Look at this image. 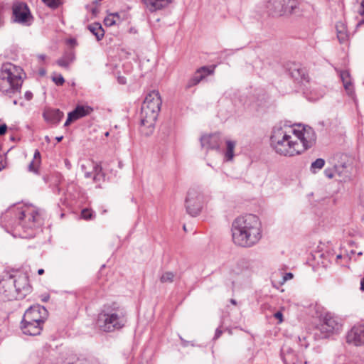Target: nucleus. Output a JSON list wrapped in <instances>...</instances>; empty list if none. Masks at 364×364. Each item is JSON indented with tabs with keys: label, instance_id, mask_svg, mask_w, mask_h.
<instances>
[{
	"label": "nucleus",
	"instance_id": "ea45409f",
	"mask_svg": "<svg viewBox=\"0 0 364 364\" xmlns=\"http://www.w3.org/2000/svg\"><path fill=\"white\" fill-rule=\"evenodd\" d=\"M324 174L326 177H328V178H332L333 177V171L331 169H326L324 171Z\"/></svg>",
	"mask_w": 364,
	"mask_h": 364
},
{
	"label": "nucleus",
	"instance_id": "69168bd1",
	"mask_svg": "<svg viewBox=\"0 0 364 364\" xmlns=\"http://www.w3.org/2000/svg\"><path fill=\"white\" fill-rule=\"evenodd\" d=\"M2 169V167L0 166V171Z\"/></svg>",
	"mask_w": 364,
	"mask_h": 364
},
{
	"label": "nucleus",
	"instance_id": "2eb2a0df",
	"mask_svg": "<svg viewBox=\"0 0 364 364\" xmlns=\"http://www.w3.org/2000/svg\"><path fill=\"white\" fill-rule=\"evenodd\" d=\"M289 0H269L266 7L269 15L272 16H281L287 11L286 5Z\"/></svg>",
	"mask_w": 364,
	"mask_h": 364
},
{
	"label": "nucleus",
	"instance_id": "4468645a",
	"mask_svg": "<svg viewBox=\"0 0 364 364\" xmlns=\"http://www.w3.org/2000/svg\"><path fill=\"white\" fill-rule=\"evenodd\" d=\"M341 327L338 321V318L330 313L325 314L323 323L321 325V331L326 333H333L338 331Z\"/></svg>",
	"mask_w": 364,
	"mask_h": 364
},
{
	"label": "nucleus",
	"instance_id": "c03bdc74",
	"mask_svg": "<svg viewBox=\"0 0 364 364\" xmlns=\"http://www.w3.org/2000/svg\"><path fill=\"white\" fill-rule=\"evenodd\" d=\"M91 11H92V14H94V15H97L98 14V12H99L98 9H97V6H95L94 8H92L91 9Z\"/></svg>",
	"mask_w": 364,
	"mask_h": 364
},
{
	"label": "nucleus",
	"instance_id": "1a4fd4ad",
	"mask_svg": "<svg viewBox=\"0 0 364 364\" xmlns=\"http://www.w3.org/2000/svg\"><path fill=\"white\" fill-rule=\"evenodd\" d=\"M48 317L47 309L39 304L31 306L24 313L23 318L28 321L44 323Z\"/></svg>",
	"mask_w": 364,
	"mask_h": 364
},
{
	"label": "nucleus",
	"instance_id": "7ed1b4c3",
	"mask_svg": "<svg viewBox=\"0 0 364 364\" xmlns=\"http://www.w3.org/2000/svg\"><path fill=\"white\" fill-rule=\"evenodd\" d=\"M233 242L242 247H250L262 238V225L259 218L247 214L237 218L232 224Z\"/></svg>",
	"mask_w": 364,
	"mask_h": 364
},
{
	"label": "nucleus",
	"instance_id": "13d9d810",
	"mask_svg": "<svg viewBox=\"0 0 364 364\" xmlns=\"http://www.w3.org/2000/svg\"><path fill=\"white\" fill-rule=\"evenodd\" d=\"M39 58H41V60H44L46 58V55H39Z\"/></svg>",
	"mask_w": 364,
	"mask_h": 364
},
{
	"label": "nucleus",
	"instance_id": "a878e982",
	"mask_svg": "<svg viewBox=\"0 0 364 364\" xmlns=\"http://www.w3.org/2000/svg\"><path fill=\"white\" fill-rule=\"evenodd\" d=\"M119 21V16L118 13L111 14L107 16L105 20V24L107 26H112L115 25Z\"/></svg>",
	"mask_w": 364,
	"mask_h": 364
},
{
	"label": "nucleus",
	"instance_id": "f257e3e1",
	"mask_svg": "<svg viewBox=\"0 0 364 364\" xmlns=\"http://www.w3.org/2000/svg\"><path fill=\"white\" fill-rule=\"evenodd\" d=\"M316 141L314 130L301 124L274 127L270 137L271 146L275 152L284 156L301 154L311 148Z\"/></svg>",
	"mask_w": 364,
	"mask_h": 364
},
{
	"label": "nucleus",
	"instance_id": "c756f323",
	"mask_svg": "<svg viewBox=\"0 0 364 364\" xmlns=\"http://www.w3.org/2000/svg\"><path fill=\"white\" fill-rule=\"evenodd\" d=\"M42 1L51 9H56L60 4V0H42Z\"/></svg>",
	"mask_w": 364,
	"mask_h": 364
},
{
	"label": "nucleus",
	"instance_id": "37998d69",
	"mask_svg": "<svg viewBox=\"0 0 364 364\" xmlns=\"http://www.w3.org/2000/svg\"><path fill=\"white\" fill-rule=\"evenodd\" d=\"M25 98L27 100H31L33 98V93L31 91H26L24 95Z\"/></svg>",
	"mask_w": 364,
	"mask_h": 364
},
{
	"label": "nucleus",
	"instance_id": "7c9ffc66",
	"mask_svg": "<svg viewBox=\"0 0 364 364\" xmlns=\"http://www.w3.org/2000/svg\"><path fill=\"white\" fill-rule=\"evenodd\" d=\"M93 170L95 172L93 175V179L97 181V178L101 176L102 168L99 165L95 164L93 166Z\"/></svg>",
	"mask_w": 364,
	"mask_h": 364
},
{
	"label": "nucleus",
	"instance_id": "dca6fc26",
	"mask_svg": "<svg viewBox=\"0 0 364 364\" xmlns=\"http://www.w3.org/2000/svg\"><path fill=\"white\" fill-rule=\"evenodd\" d=\"M222 143L220 134L215 133L200 138L201 146L206 149H218Z\"/></svg>",
	"mask_w": 364,
	"mask_h": 364
},
{
	"label": "nucleus",
	"instance_id": "473e14b6",
	"mask_svg": "<svg viewBox=\"0 0 364 364\" xmlns=\"http://www.w3.org/2000/svg\"><path fill=\"white\" fill-rule=\"evenodd\" d=\"M53 81L55 83L56 85L60 86L63 85L65 82L64 77L62 75H58L57 76L53 77Z\"/></svg>",
	"mask_w": 364,
	"mask_h": 364
},
{
	"label": "nucleus",
	"instance_id": "052dcab7",
	"mask_svg": "<svg viewBox=\"0 0 364 364\" xmlns=\"http://www.w3.org/2000/svg\"><path fill=\"white\" fill-rule=\"evenodd\" d=\"M14 105H16V104H17L16 100H14Z\"/></svg>",
	"mask_w": 364,
	"mask_h": 364
},
{
	"label": "nucleus",
	"instance_id": "680f3d73",
	"mask_svg": "<svg viewBox=\"0 0 364 364\" xmlns=\"http://www.w3.org/2000/svg\"><path fill=\"white\" fill-rule=\"evenodd\" d=\"M358 255H362V252H360L359 253H358Z\"/></svg>",
	"mask_w": 364,
	"mask_h": 364
},
{
	"label": "nucleus",
	"instance_id": "f704fd0d",
	"mask_svg": "<svg viewBox=\"0 0 364 364\" xmlns=\"http://www.w3.org/2000/svg\"><path fill=\"white\" fill-rule=\"evenodd\" d=\"M323 92H319L318 94H316L315 95H314L311 92L310 93V95L309 96H307V98L310 101H316L318 99H319L320 97H321L323 96Z\"/></svg>",
	"mask_w": 364,
	"mask_h": 364
},
{
	"label": "nucleus",
	"instance_id": "9b49d317",
	"mask_svg": "<svg viewBox=\"0 0 364 364\" xmlns=\"http://www.w3.org/2000/svg\"><path fill=\"white\" fill-rule=\"evenodd\" d=\"M287 72L290 77L298 83L309 82V75L305 68L299 63H290L287 66Z\"/></svg>",
	"mask_w": 364,
	"mask_h": 364
},
{
	"label": "nucleus",
	"instance_id": "3c124183",
	"mask_svg": "<svg viewBox=\"0 0 364 364\" xmlns=\"http://www.w3.org/2000/svg\"><path fill=\"white\" fill-rule=\"evenodd\" d=\"M180 338H181V341H182V345H183V346H187L188 341H186L183 340L181 337H180Z\"/></svg>",
	"mask_w": 364,
	"mask_h": 364
},
{
	"label": "nucleus",
	"instance_id": "6ab92c4d",
	"mask_svg": "<svg viewBox=\"0 0 364 364\" xmlns=\"http://www.w3.org/2000/svg\"><path fill=\"white\" fill-rule=\"evenodd\" d=\"M93 108L89 105H78L75 108L70 112L74 118L77 120L84 117L90 115L93 112Z\"/></svg>",
	"mask_w": 364,
	"mask_h": 364
},
{
	"label": "nucleus",
	"instance_id": "20e7f679",
	"mask_svg": "<svg viewBox=\"0 0 364 364\" xmlns=\"http://www.w3.org/2000/svg\"><path fill=\"white\" fill-rule=\"evenodd\" d=\"M23 70L12 63H6L0 68V91L11 96L19 92L23 84Z\"/></svg>",
	"mask_w": 364,
	"mask_h": 364
},
{
	"label": "nucleus",
	"instance_id": "e2e57ef3",
	"mask_svg": "<svg viewBox=\"0 0 364 364\" xmlns=\"http://www.w3.org/2000/svg\"><path fill=\"white\" fill-rule=\"evenodd\" d=\"M362 221L364 223V215L362 218Z\"/></svg>",
	"mask_w": 364,
	"mask_h": 364
},
{
	"label": "nucleus",
	"instance_id": "79ce46f5",
	"mask_svg": "<svg viewBox=\"0 0 364 364\" xmlns=\"http://www.w3.org/2000/svg\"><path fill=\"white\" fill-rule=\"evenodd\" d=\"M274 317L279 320V322L283 321V314L281 311H277L274 314Z\"/></svg>",
	"mask_w": 364,
	"mask_h": 364
},
{
	"label": "nucleus",
	"instance_id": "2f4dec72",
	"mask_svg": "<svg viewBox=\"0 0 364 364\" xmlns=\"http://www.w3.org/2000/svg\"><path fill=\"white\" fill-rule=\"evenodd\" d=\"M39 161H32L28 165V171L33 173H37L38 167L39 166Z\"/></svg>",
	"mask_w": 364,
	"mask_h": 364
},
{
	"label": "nucleus",
	"instance_id": "e433bc0d",
	"mask_svg": "<svg viewBox=\"0 0 364 364\" xmlns=\"http://www.w3.org/2000/svg\"><path fill=\"white\" fill-rule=\"evenodd\" d=\"M222 333H223V331L221 330L220 327L217 328L215 330V336L213 337V340H217L218 338H219L220 337V336L222 335Z\"/></svg>",
	"mask_w": 364,
	"mask_h": 364
},
{
	"label": "nucleus",
	"instance_id": "864d4df0",
	"mask_svg": "<svg viewBox=\"0 0 364 364\" xmlns=\"http://www.w3.org/2000/svg\"><path fill=\"white\" fill-rule=\"evenodd\" d=\"M119 83H121V84H124V83L126 82H125V80H124V77H119Z\"/></svg>",
	"mask_w": 364,
	"mask_h": 364
},
{
	"label": "nucleus",
	"instance_id": "6e6d98bb",
	"mask_svg": "<svg viewBox=\"0 0 364 364\" xmlns=\"http://www.w3.org/2000/svg\"><path fill=\"white\" fill-rule=\"evenodd\" d=\"M63 138V136H57V137L55 138V139L57 140V141L60 142V141H62Z\"/></svg>",
	"mask_w": 364,
	"mask_h": 364
},
{
	"label": "nucleus",
	"instance_id": "aec40b11",
	"mask_svg": "<svg viewBox=\"0 0 364 364\" xmlns=\"http://www.w3.org/2000/svg\"><path fill=\"white\" fill-rule=\"evenodd\" d=\"M63 116V112L58 109H51L43 114L45 119L53 124L59 123Z\"/></svg>",
	"mask_w": 364,
	"mask_h": 364
},
{
	"label": "nucleus",
	"instance_id": "09e8293b",
	"mask_svg": "<svg viewBox=\"0 0 364 364\" xmlns=\"http://www.w3.org/2000/svg\"><path fill=\"white\" fill-rule=\"evenodd\" d=\"M92 176V173L91 172H85V177L87 178H91Z\"/></svg>",
	"mask_w": 364,
	"mask_h": 364
},
{
	"label": "nucleus",
	"instance_id": "9d476101",
	"mask_svg": "<svg viewBox=\"0 0 364 364\" xmlns=\"http://www.w3.org/2000/svg\"><path fill=\"white\" fill-rule=\"evenodd\" d=\"M9 279L11 280L16 291L20 297L25 296L31 291V287L28 283V277L26 274L21 273L16 276L11 274Z\"/></svg>",
	"mask_w": 364,
	"mask_h": 364
},
{
	"label": "nucleus",
	"instance_id": "a18cd8bd",
	"mask_svg": "<svg viewBox=\"0 0 364 364\" xmlns=\"http://www.w3.org/2000/svg\"><path fill=\"white\" fill-rule=\"evenodd\" d=\"M360 7H361V9L360 11V14L361 15H363L364 14V0L361 2Z\"/></svg>",
	"mask_w": 364,
	"mask_h": 364
},
{
	"label": "nucleus",
	"instance_id": "0e129e2a",
	"mask_svg": "<svg viewBox=\"0 0 364 364\" xmlns=\"http://www.w3.org/2000/svg\"><path fill=\"white\" fill-rule=\"evenodd\" d=\"M105 135L108 136L109 135V132H106Z\"/></svg>",
	"mask_w": 364,
	"mask_h": 364
},
{
	"label": "nucleus",
	"instance_id": "58836bf2",
	"mask_svg": "<svg viewBox=\"0 0 364 364\" xmlns=\"http://www.w3.org/2000/svg\"><path fill=\"white\" fill-rule=\"evenodd\" d=\"M33 161H41V154L38 150H36L33 155Z\"/></svg>",
	"mask_w": 364,
	"mask_h": 364
},
{
	"label": "nucleus",
	"instance_id": "0eeeda50",
	"mask_svg": "<svg viewBox=\"0 0 364 364\" xmlns=\"http://www.w3.org/2000/svg\"><path fill=\"white\" fill-rule=\"evenodd\" d=\"M185 203L188 214L193 217L197 216L203 208V195L194 188L190 189L188 191Z\"/></svg>",
	"mask_w": 364,
	"mask_h": 364
},
{
	"label": "nucleus",
	"instance_id": "de8ad7c7",
	"mask_svg": "<svg viewBox=\"0 0 364 364\" xmlns=\"http://www.w3.org/2000/svg\"><path fill=\"white\" fill-rule=\"evenodd\" d=\"M360 290L364 291V277L360 281Z\"/></svg>",
	"mask_w": 364,
	"mask_h": 364
},
{
	"label": "nucleus",
	"instance_id": "393cba45",
	"mask_svg": "<svg viewBox=\"0 0 364 364\" xmlns=\"http://www.w3.org/2000/svg\"><path fill=\"white\" fill-rule=\"evenodd\" d=\"M227 149L225 154V156L227 161H230L234 156V149L235 146V142L234 141L228 140L226 141Z\"/></svg>",
	"mask_w": 364,
	"mask_h": 364
},
{
	"label": "nucleus",
	"instance_id": "5fc2aeb1",
	"mask_svg": "<svg viewBox=\"0 0 364 364\" xmlns=\"http://www.w3.org/2000/svg\"><path fill=\"white\" fill-rule=\"evenodd\" d=\"M43 273H44V269H39L38 270V274L39 275H41V274H43Z\"/></svg>",
	"mask_w": 364,
	"mask_h": 364
},
{
	"label": "nucleus",
	"instance_id": "f3484780",
	"mask_svg": "<svg viewBox=\"0 0 364 364\" xmlns=\"http://www.w3.org/2000/svg\"><path fill=\"white\" fill-rule=\"evenodd\" d=\"M43 325V323L28 321L23 318L21 328L24 334L34 336L41 333Z\"/></svg>",
	"mask_w": 364,
	"mask_h": 364
},
{
	"label": "nucleus",
	"instance_id": "39448f33",
	"mask_svg": "<svg viewBox=\"0 0 364 364\" xmlns=\"http://www.w3.org/2000/svg\"><path fill=\"white\" fill-rule=\"evenodd\" d=\"M127 314L120 307L105 306L98 314L97 324L105 332H112L123 328L127 323Z\"/></svg>",
	"mask_w": 364,
	"mask_h": 364
},
{
	"label": "nucleus",
	"instance_id": "603ef678",
	"mask_svg": "<svg viewBox=\"0 0 364 364\" xmlns=\"http://www.w3.org/2000/svg\"><path fill=\"white\" fill-rule=\"evenodd\" d=\"M102 0H94L92 1V4H95L96 6L100 4V2Z\"/></svg>",
	"mask_w": 364,
	"mask_h": 364
},
{
	"label": "nucleus",
	"instance_id": "c85d7f7f",
	"mask_svg": "<svg viewBox=\"0 0 364 364\" xmlns=\"http://www.w3.org/2000/svg\"><path fill=\"white\" fill-rule=\"evenodd\" d=\"M94 217L93 212L92 210H90L88 208H84L81 211V218L85 220H91Z\"/></svg>",
	"mask_w": 364,
	"mask_h": 364
},
{
	"label": "nucleus",
	"instance_id": "c9c22d12",
	"mask_svg": "<svg viewBox=\"0 0 364 364\" xmlns=\"http://www.w3.org/2000/svg\"><path fill=\"white\" fill-rule=\"evenodd\" d=\"M76 121V119L74 118V117L72 115L70 112L68 114V118L65 121L64 126L67 127L70 124L71 122Z\"/></svg>",
	"mask_w": 364,
	"mask_h": 364
},
{
	"label": "nucleus",
	"instance_id": "b1692460",
	"mask_svg": "<svg viewBox=\"0 0 364 364\" xmlns=\"http://www.w3.org/2000/svg\"><path fill=\"white\" fill-rule=\"evenodd\" d=\"M75 58V54L73 51L66 52L62 58L57 60V64L63 68H68Z\"/></svg>",
	"mask_w": 364,
	"mask_h": 364
},
{
	"label": "nucleus",
	"instance_id": "49530a36",
	"mask_svg": "<svg viewBox=\"0 0 364 364\" xmlns=\"http://www.w3.org/2000/svg\"><path fill=\"white\" fill-rule=\"evenodd\" d=\"M49 298H50L49 295L43 296L41 300L43 302H46L48 301Z\"/></svg>",
	"mask_w": 364,
	"mask_h": 364
},
{
	"label": "nucleus",
	"instance_id": "f03ea898",
	"mask_svg": "<svg viewBox=\"0 0 364 364\" xmlns=\"http://www.w3.org/2000/svg\"><path fill=\"white\" fill-rule=\"evenodd\" d=\"M1 221L14 236L33 237L43 225L44 212L31 205L20 204L8 208L1 215Z\"/></svg>",
	"mask_w": 364,
	"mask_h": 364
},
{
	"label": "nucleus",
	"instance_id": "bb28decb",
	"mask_svg": "<svg viewBox=\"0 0 364 364\" xmlns=\"http://www.w3.org/2000/svg\"><path fill=\"white\" fill-rule=\"evenodd\" d=\"M325 165L324 159L319 158L314 161L311 165V171L316 173L317 170L321 169Z\"/></svg>",
	"mask_w": 364,
	"mask_h": 364
},
{
	"label": "nucleus",
	"instance_id": "a211bd4d",
	"mask_svg": "<svg viewBox=\"0 0 364 364\" xmlns=\"http://www.w3.org/2000/svg\"><path fill=\"white\" fill-rule=\"evenodd\" d=\"M173 0H142L146 9L154 12L168 6Z\"/></svg>",
	"mask_w": 364,
	"mask_h": 364
},
{
	"label": "nucleus",
	"instance_id": "4c0bfd02",
	"mask_svg": "<svg viewBox=\"0 0 364 364\" xmlns=\"http://www.w3.org/2000/svg\"><path fill=\"white\" fill-rule=\"evenodd\" d=\"M7 125L6 124H3L0 125V135H4L6 134L7 131Z\"/></svg>",
	"mask_w": 364,
	"mask_h": 364
},
{
	"label": "nucleus",
	"instance_id": "cd10ccee",
	"mask_svg": "<svg viewBox=\"0 0 364 364\" xmlns=\"http://www.w3.org/2000/svg\"><path fill=\"white\" fill-rule=\"evenodd\" d=\"M175 274L172 272H165L160 277L161 283H171L173 282Z\"/></svg>",
	"mask_w": 364,
	"mask_h": 364
},
{
	"label": "nucleus",
	"instance_id": "5701e85b",
	"mask_svg": "<svg viewBox=\"0 0 364 364\" xmlns=\"http://www.w3.org/2000/svg\"><path fill=\"white\" fill-rule=\"evenodd\" d=\"M87 28L96 37L98 41L103 38L105 31L100 23H92L87 26Z\"/></svg>",
	"mask_w": 364,
	"mask_h": 364
},
{
	"label": "nucleus",
	"instance_id": "6e6552de",
	"mask_svg": "<svg viewBox=\"0 0 364 364\" xmlns=\"http://www.w3.org/2000/svg\"><path fill=\"white\" fill-rule=\"evenodd\" d=\"M13 14L18 23L29 25L32 16L26 3L17 1L13 5Z\"/></svg>",
	"mask_w": 364,
	"mask_h": 364
},
{
	"label": "nucleus",
	"instance_id": "72a5a7b5",
	"mask_svg": "<svg viewBox=\"0 0 364 364\" xmlns=\"http://www.w3.org/2000/svg\"><path fill=\"white\" fill-rule=\"evenodd\" d=\"M298 341H299V346L302 348H306L309 346V343L306 341V338L304 336H303V337L299 336Z\"/></svg>",
	"mask_w": 364,
	"mask_h": 364
},
{
	"label": "nucleus",
	"instance_id": "412c9836",
	"mask_svg": "<svg viewBox=\"0 0 364 364\" xmlns=\"http://www.w3.org/2000/svg\"><path fill=\"white\" fill-rule=\"evenodd\" d=\"M337 31V38L341 43H344L348 40V33L346 24L342 21H338L336 25Z\"/></svg>",
	"mask_w": 364,
	"mask_h": 364
},
{
	"label": "nucleus",
	"instance_id": "a19ab883",
	"mask_svg": "<svg viewBox=\"0 0 364 364\" xmlns=\"http://www.w3.org/2000/svg\"><path fill=\"white\" fill-rule=\"evenodd\" d=\"M292 278H293V274H292V273H291V272H288V273H286V274H284V276L283 277V280H284V282H286V281H287V280H289V279H292Z\"/></svg>",
	"mask_w": 364,
	"mask_h": 364
},
{
	"label": "nucleus",
	"instance_id": "4d7b16f0",
	"mask_svg": "<svg viewBox=\"0 0 364 364\" xmlns=\"http://www.w3.org/2000/svg\"><path fill=\"white\" fill-rule=\"evenodd\" d=\"M230 303H231L232 304H233V305H236L237 301H236V300H235L234 299H230Z\"/></svg>",
	"mask_w": 364,
	"mask_h": 364
},
{
	"label": "nucleus",
	"instance_id": "bf43d9fd",
	"mask_svg": "<svg viewBox=\"0 0 364 364\" xmlns=\"http://www.w3.org/2000/svg\"><path fill=\"white\" fill-rule=\"evenodd\" d=\"M341 257H342V255H338L336 256V259H337V260H338V259H340Z\"/></svg>",
	"mask_w": 364,
	"mask_h": 364
},
{
	"label": "nucleus",
	"instance_id": "f8f14e48",
	"mask_svg": "<svg viewBox=\"0 0 364 364\" xmlns=\"http://www.w3.org/2000/svg\"><path fill=\"white\" fill-rule=\"evenodd\" d=\"M346 341L355 346L364 345V324L354 325L346 335Z\"/></svg>",
	"mask_w": 364,
	"mask_h": 364
},
{
	"label": "nucleus",
	"instance_id": "4be33fe9",
	"mask_svg": "<svg viewBox=\"0 0 364 364\" xmlns=\"http://www.w3.org/2000/svg\"><path fill=\"white\" fill-rule=\"evenodd\" d=\"M340 77L343 83V86L348 95H353L351 78L348 71L341 70L340 72Z\"/></svg>",
	"mask_w": 364,
	"mask_h": 364
},
{
	"label": "nucleus",
	"instance_id": "ddd939ff",
	"mask_svg": "<svg viewBox=\"0 0 364 364\" xmlns=\"http://www.w3.org/2000/svg\"><path fill=\"white\" fill-rule=\"evenodd\" d=\"M215 66H203L198 68L192 77L188 80L186 88H191L198 85L205 77L213 74Z\"/></svg>",
	"mask_w": 364,
	"mask_h": 364
},
{
	"label": "nucleus",
	"instance_id": "423d86ee",
	"mask_svg": "<svg viewBox=\"0 0 364 364\" xmlns=\"http://www.w3.org/2000/svg\"><path fill=\"white\" fill-rule=\"evenodd\" d=\"M161 104L162 100L158 91L153 90L146 95L140 113L141 126L149 128L154 127Z\"/></svg>",
	"mask_w": 364,
	"mask_h": 364
},
{
	"label": "nucleus",
	"instance_id": "8fccbe9b",
	"mask_svg": "<svg viewBox=\"0 0 364 364\" xmlns=\"http://www.w3.org/2000/svg\"><path fill=\"white\" fill-rule=\"evenodd\" d=\"M65 166H67V168H68V169H70V168L71 165H70V163L69 162V161L66 159V160L65 161Z\"/></svg>",
	"mask_w": 364,
	"mask_h": 364
}]
</instances>
